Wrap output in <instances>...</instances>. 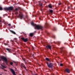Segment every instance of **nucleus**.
Masks as SVG:
<instances>
[{"label": "nucleus", "instance_id": "nucleus-37", "mask_svg": "<svg viewBox=\"0 0 75 75\" xmlns=\"http://www.w3.org/2000/svg\"><path fill=\"white\" fill-rule=\"evenodd\" d=\"M8 25H10V26L11 25V24H8Z\"/></svg>", "mask_w": 75, "mask_h": 75}, {"label": "nucleus", "instance_id": "nucleus-11", "mask_svg": "<svg viewBox=\"0 0 75 75\" xmlns=\"http://www.w3.org/2000/svg\"><path fill=\"white\" fill-rule=\"evenodd\" d=\"M49 25V24H48V23H45V27H48V26Z\"/></svg>", "mask_w": 75, "mask_h": 75}, {"label": "nucleus", "instance_id": "nucleus-23", "mask_svg": "<svg viewBox=\"0 0 75 75\" xmlns=\"http://www.w3.org/2000/svg\"><path fill=\"white\" fill-rule=\"evenodd\" d=\"M56 30H57V28H54L53 29V31H56Z\"/></svg>", "mask_w": 75, "mask_h": 75}, {"label": "nucleus", "instance_id": "nucleus-2", "mask_svg": "<svg viewBox=\"0 0 75 75\" xmlns=\"http://www.w3.org/2000/svg\"><path fill=\"white\" fill-rule=\"evenodd\" d=\"M4 9L5 11L9 10V11H12L14 9V8L13 6H10L8 8H4Z\"/></svg>", "mask_w": 75, "mask_h": 75}, {"label": "nucleus", "instance_id": "nucleus-24", "mask_svg": "<svg viewBox=\"0 0 75 75\" xmlns=\"http://www.w3.org/2000/svg\"><path fill=\"white\" fill-rule=\"evenodd\" d=\"M15 14H18V12L17 11H15Z\"/></svg>", "mask_w": 75, "mask_h": 75}, {"label": "nucleus", "instance_id": "nucleus-22", "mask_svg": "<svg viewBox=\"0 0 75 75\" xmlns=\"http://www.w3.org/2000/svg\"><path fill=\"white\" fill-rule=\"evenodd\" d=\"M23 61L25 63V64H27V63L25 62V59H23Z\"/></svg>", "mask_w": 75, "mask_h": 75}, {"label": "nucleus", "instance_id": "nucleus-14", "mask_svg": "<svg viewBox=\"0 0 75 75\" xmlns=\"http://www.w3.org/2000/svg\"><path fill=\"white\" fill-rule=\"evenodd\" d=\"M33 35H34V34L33 33H30V37H33Z\"/></svg>", "mask_w": 75, "mask_h": 75}, {"label": "nucleus", "instance_id": "nucleus-12", "mask_svg": "<svg viewBox=\"0 0 75 75\" xmlns=\"http://www.w3.org/2000/svg\"><path fill=\"white\" fill-rule=\"evenodd\" d=\"M10 31H11V33H13V34H16V32L10 30Z\"/></svg>", "mask_w": 75, "mask_h": 75}, {"label": "nucleus", "instance_id": "nucleus-38", "mask_svg": "<svg viewBox=\"0 0 75 75\" xmlns=\"http://www.w3.org/2000/svg\"><path fill=\"white\" fill-rule=\"evenodd\" d=\"M0 18H1V17H0Z\"/></svg>", "mask_w": 75, "mask_h": 75}, {"label": "nucleus", "instance_id": "nucleus-20", "mask_svg": "<svg viewBox=\"0 0 75 75\" xmlns=\"http://www.w3.org/2000/svg\"><path fill=\"white\" fill-rule=\"evenodd\" d=\"M10 64L11 65H13V63L12 62H10Z\"/></svg>", "mask_w": 75, "mask_h": 75}, {"label": "nucleus", "instance_id": "nucleus-5", "mask_svg": "<svg viewBox=\"0 0 75 75\" xmlns=\"http://www.w3.org/2000/svg\"><path fill=\"white\" fill-rule=\"evenodd\" d=\"M18 17L21 19H22V18H23L24 16H23V14L22 13L19 12V16Z\"/></svg>", "mask_w": 75, "mask_h": 75}, {"label": "nucleus", "instance_id": "nucleus-32", "mask_svg": "<svg viewBox=\"0 0 75 75\" xmlns=\"http://www.w3.org/2000/svg\"><path fill=\"white\" fill-rule=\"evenodd\" d=\"M66 3H68V1H67V2H65V4H66Z\"/></svg>", "mask_w": 75, "mask_h": 75}, {"label": "nucleus", "instance_id": "nucleus-15", "mask_svg": "<svg viewBox=\"0 0 75 75\" xmlns=\"http://www.w3.org/2000/svg\"><path fill=\"white\" fill-rule=\"evenodd\" d=\"M6 50H7V51H8V52H10V49H8V48H7L6 49Z\"/></svg>", "mask_w": 75, "mask_h": 75}, {"label": "nucleus", "instance_id": "nucleus-31", "mask_svg": "<svg viewBox=\"0 0 75 75\" xmlns=\"http://www.w3.org/2000/svg\"><path fill=\"white\" fill-rule=\"evenodd\" d=\"M60 66H61V67H62V66H63V64H60Z\"/></svg>", "mask_w": 75, "mask_h": 75}, {"label": "nucleus", "instance_id": "nucleus-41", "mask_svg": "<svg viewBox=\"0 0 75 75\" xmlns=\"http://www.w3.org/2000/svg\"><path fill=\"white\" fill-rule=\"evenodd\" d=\"M63 24H64V23H63Z\"/></svg>", "mask_w": 75, "mask_h": 75}, {"label": "nucleus", "instance_id": "nucleus-25", "mask_svg": "<svg viewBox=\"0 0 75 75\" xmlns=\"http://www.w3.org/2000/svg\"><path fill=\"white\" fill-rule=\"evenodd\" d=\"M57 44H61V42H58L57 43Z\"/></svg>", "mask_w": 75, "mask_h": 75}, {"label": "nucleus", "instance_id": "nucleus-26", "mask_svg": "<svg viewBox=\"0 0 75 75\" xmlns=\"http://www.w3.org/2000/svg\"><path fill=\"white\" fill-rule=\"evenodd\" d=\"M31 25H33V26H34V23H31Z\"/></svg>", "mask_w": 75, "mask_h": 75}, {"label": "nucleus", "instance_id": "nucleus-1", "mask_svg": "<svg viewBox=\"0 0 75 75\" xmlns=\"http://www.w3.org/2000/svg\"><path fill=\"white\" fill-rule=\"evenodd\" d=\"M1 59H0V61H1V60L3 61L4 62H5V64H6V65H8V61L7 58L4 56H1Z\"/></svg>", "mask_w": 75, "mask_h": 75}, {"label": "nucleus", "instance_id": "nucleus-9", "mask_svg": "<svg viewBox=\"0 0 75 75\" xmlns=\"http://www.w3.org/2000/svg\"><path fill=\"white\" fill-rule=\"evenodd\" d=\"M46 47L47 49H49V50H51V46L50 45H47L46 46Z\"/></svg>", "mask_w": 75, "mask_h": 75}, {"label": "nucleus", "instance_id": "nucleus-30", "mask_svg": "<svg viewBox=\"0 0 75 75\" xmlns=\"http://www.w3.org/2000/svg\"><path fill=\"white\" fill-rule=\"evenodd\" d=\"M39 4L40 6H41V7H42V4L41 3H40Z\"/></svg>", "mask_w": 75, "mask_h": 75}, {"label": "nucleus", "instance_id": "nucleus-6", "mask_svg": "<svg viewBox=\"0 0 75 75\" xmlns=\"http://www.w3.org/2000/svg\"><path fill=\"white\" fill-rule=\"evenodd\" d=\"M61 50V53H63L64 54H66L67 53V52L63 50V48L62 47L60 48Z\"/></svg>", "mask_w": 75, "mask_h": 75}, {"label": "nucleus", "instance_id": "nucleus-8", "mask_svg": "<svg viewBox=\"0 0 75 75\" xmlns=\"http://www.w3.org/2000/svg\"><path fill=\"white\" fill-rule=\"evenodd\" d=\"M21 67L22 68H24L25 69H26V67L25 66V65L23 63L21 64Z\"/></svg>", "mask_w": 75, "mask_h": 75}, {"label": "nucleus", "instance_id": "nucleus-4", "mask_svg": "<svg viewBox=\"0 0 75 75\" xmlns=\"http://www.w3.org/2000/svg\"><path fill=\"white\" fill-rule=\"evenodd\" d=\"M43 27L41 25H36L35 28V29H37V30H41L42 29Z\"/></svg>", "mask_w": 75, "mask_h": 75}, {"label": "nucleus", "instance_id": "nucleus-10", "mask_svg": "<svg viewBox=\"0 0 75 75\" xmlns=\"http://www.w3.org/2000/svg\"><path fill=\"white\" fill-rule=\"evenodd\" d=\"M65 71L67 73H69V72H70V70L68 69H66L65 70Z\"/></svg>", "mask_w": 75, "mask_h": 75}, {"label": "nucleus", "instance_id": "nucleus-35", "mask_svg": "<svg viewBox=\"0 0 75 75\" xmlns=\"http://www.w3.org/2000/svg\"><path fill=\"white\" fill-rule=\"evenodd\" d=\"M58 4L59 5H60V4H61V3H59Z\"/></svg>", "mask_w": 75, "mask_h": 75}, {"label": "nucleus", "instance_id": "nucleus-33", "mask_svg": "<svg viewBox=\"0 0 75 75\" xmlns=\"http://www.w3.org/2000/svg\"><path fill=\"white\" fill-rule=\"evenodd\" d=\"M32 57H34V54H32Z\"/></svg>", "mask_w": 75, "mask_h": 75}, {"label": "nucleus", "instance_id": "nucleus-21", "mask_svg": "<svg viewBox=\"0 0 75 75\" xmlns=\"http://www.w3.org/2000/svg\"><path fill=\"white\" fill-rule=\"evenodd\" d=\"M3 8H2V7L0 6V10L1 11V10H3Z\"/></svg>", "mask_w": 75, "mask_h": 75}, {"label": "nucleus", "instance_id": "nucleus-3", "mask_svg": "<svg viewBox=\"0 0 75 75\" xmlns=\"http://www.w3.org/2000/svg\"><path fill=\"white\" fill-rule=\"evenodd\" d=\"M46 64L48 68H51V69H52L53 65L52 63H49L48 62H46Z\"/></svg>", "mask_w": 75, "mask_h": 75}, {"label": "nucleus", "instance_id": "nucleus-16", "mask_svg": "<svg viewBox=\"0 0 75 75\" xmlns=\"http://www.w3.org/2000/svg\"><path fill=\"white\" fill-rule=\"evenodd\" d=\"M45 59L46 61H50V59H49L48 58H46Z\"/></svg>", "mask_w": 75, "mask_h": 75}, {"label": "nucleus", "instance_id": "nucleus-28", "mask_svg": "<svg viewBox=\"0 0 75 75\" xmlns=\"http://www.w3.org/2000/svg\"><path fill=\"white\" fill-rule=\"evenodd\" d=\"M72 7V6H68V9H69V8H71Z\"/></svg>", "mask_w": 75, "mask_h": 75}, {"label": "nucleus", "instance_id": "nucleus-7", "mask_svg": "<svg viewBox=\"0 0 75 75\" xmlns=\"http://www.w3.org/2000/svg\"><path fill=\"white\" fill-rule=\"evenodd\" d=\"M21 39L24 42H27V41H28V38H27L25 39L24 38L22 37L21 38Z\"/></svg>", "mask_w": 75, "mask_h": 75}, {"label": "nucleus", "instance_id": "nucleus-34", "mask_svg": "<svg viewBox=\"0 0 75 75\" xmlns=\"http://www.w3.org/2000/svg\"><path fill=\"white\" fill-rule=\"evenodd\" d=\"M25 3H27V1H26V0H25Z\"/></svg>", "mask_w": 75, "mask_h": 75}, {"label": "nucleus", "instance_id": "nucleus-13", "mask_svg": "<svg viewBox=\"0 0 75 75\" xmlns=\"http://www.w3.org/2000/svg\"><path fill=\"white\" fill-rule=\"evenodd\" d=\"M48 6L49 7V8H52V5H51V4H49L48 5Z\"/></svg>", "mask_w": 75, "mask_h": 75}, {"label": "nucleus", "instance_id": "nucleus-27", "mask_svg": "<svg viewBox=\"0 0 75 75\" xmlns=\"http://www.w3.org/2000/svg\"><path fill=\"white\" fill-rule=\"evenodd\" d=\"M52 37L54 38H55V35H53L52 36Z\"/></svg>", "mask_w": 75, "mask_h": 75}, {"label": "nucleus", "instance_id": "nucleus-36", "mask_svg": "<svg viewBox=\"0 0 75 75\" xmlns=\"http://www.w3.org/2000/svg\"><path fill=\"white\" fill-rule=\"evenodd\" d=\"M32 48L33 50H34V47H32Z\"/></svg>", "mask_w": 75, "mask_h": 75}, {"label": "nucleus", "instance_id": "nucleus-19", "mask_svg": "<svg viewBox=\"0 0 75 75\" xmlns=\"http://www.w3.org/2000/svg\"><path fill=\"white\" fill-rule=\"evenodd\" d=\"M19 10V9L18 8H16L15 10V11H18Z\"/></svg>", "mask_w": 75, "mask_h": 75}, {"label": "nucleus", "instance_id": "nucleus-39", "mask_svg": "<svg viewBox=\"0 0 75 75\" xmlns=\"http://www.w3.org/2000/svg\"><path fill=\"white\" fill-rule=\"evenodd\" d=\"M33 75H37V74H34Z\"/></svg>", "mask_w": 75, "mask_h": 75}, {"label": "nucleus", "instance_id": "nucleus-18", "mask_svg": "<svg viewBox=\"0 0 75 75\" xmlns=\"http://www.w3.org/2000/svg\"><path fill=\"white\" fill-rule=\"evenodd\" d=\"M49 11L51 13H53V11L52 10H50Z\"/></svg>", "mask_w": 75, "mask_h": 75}, {"label": "nucleus", "instance_id": "nucleus-40", "mask_svg": "<svg viewBox=\"0 0 75 75\" xmlns=\"http://www.w3.org/2000/svg\"><path fill=\"white\" fill-rule=\"evenodd\" d=\"M48 35H49V33H47Z\"/></svg>", "mask_w": 75, "mask_h": 75}, {"label": "nucleus", "instance_id": "nucleus-29", "mask_svg": "<svg viewBox=\"0 0 75 75\" xmlns=\"http://www.w3.org/2000/svg\"><path fill=\"white\" fill-rule=\"evenodd\" d=\"M4 45H8V44L7 43H5Z\"/></svg>", "mask_w": 75, "mask_h": 75}, {"label": "nucleus", "instance_id": "nucleus-17", "mask_svg": "<svg viewBox=\"0 0 75 75\" xmlns=\"http://www.w3.org/2000/svg\"><path fill=\"white\" fill-rule=\"evenodd\" d=\"M2 67H3L2 68V69H4V68H6V67H5V66H4L2 65H1Z\"/></svg>", "mask_w": 75, "mask_h": 75}]
</instances>
